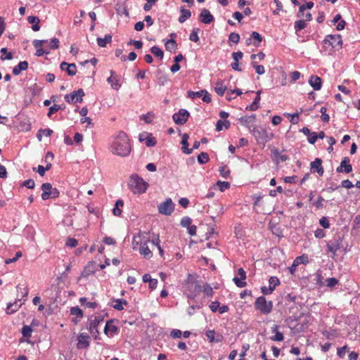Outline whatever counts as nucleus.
I'll return each instance as SVG.
<instances>
[{
    "label": "nucleus",
    "mask_w": 360,
    "mask_h": 360,
    "mask_svg": "<svg viewBox=\"0 0 360 360\" xmlns=\"http://www.w3.org/2000/svg\"><path fill=\"white\" fill-rule=\"evenodd\" d=\"M110 150L112 154L119 157L124 158L129 155L131 146L124 131H120L117 135L112 136Z\"/></svg>",
    "instance_id": "nucleus-1"
},
{
    "label": "nucleus",
    "mask_w": 360,
    "mask_h": 360,
    "mask_svg": "<svg viewBox=\"0 0 360 360\" xmlns=\"http://www.w3.org/2000/svg\"><path fill=\"white\" fill-rule=\"evenodd\" d=\"M128 185L134 193L138 194L145 193L148 186V184L137 174H132L130 176Z\"/></svg>",
    "instance_id": "nucleus-2"
},
{
    "label": "nucleus",
    "mask_w": 360,
    "mask_h": 360,
    "mask_svg": "<svg viewBox=\"0 0 360 360\" xmlns=\"http://www.w3.org/2000/svg\"><path fill=\"white\" fill-rule=\"evenodd\" d=\"M327 251L333 253V257L336 255V252L342 250L346 252V248L343 245V237L340 235L335 236L332 240H330L326 245Z\"/></svg>",
    "instance_id": "nucleus-3"
},
{
    "label": "nucleus",
    "mask_w": 360,
    "mask_h": 360,
    "mask_svg": "<svg viewBox=\"0 0 360 360\" xmlns=\"http://www.w3.org/2000/svg\"><path fill=\"white\" fill-rule=\"evenodd\" d=\"M255 308L263 314H269L273 309V302H267L264 296L257 297L255 302Z\"/></svg>",
    "instance_id": "nucleus-4"
},
{
    "label": "nucleus",
    "mask_w": 360,
    "mask_h": 360,
    "mask_svg": "<svg viewBox=\"0 0 360 360\" xmlns=\"http://www.w3.org/2000/svg\"><path fill=\"white\" fill-rule=\"evenodd\" d=\"M323 47L327 49L331 47V49H339L342 47V40L340 34L327 35L323 40Z\"/></svg>",
    "instance_id": "nucleus-5"
},
{
    "label": "nucleus",
    "mask_w": 360,
    "mask_h": 360,
    "mask_svg": "<svg viewBox=\"0 0 360 360\" xmlns=\"http://www.w3.org/2000/svg\"><path fill=\"white\" fill-rule=\"evenodd\" d=\"M175 205L171 198L166 199L158 205V212L164 215L169 216L174 210Z\"/></svg>",
    "instance_id": "nucleus-6"
},
{
    "label": "nucleus",
    "mask_w": 360,
    "mask_h": 360,
    "mask_svg": "<svg viewBox=\"0 0 360 360\" xmlns=\"http://www.w3.org/2000/svg\"><path fill=\"white\" fill-rule=\"evenodd\" d=\"M103 319L104 316L99 315L97 316H94V319L90 320L89 330L95 339H98V337L99 335L98 326L103 321Z\"/></svg>",
    "instance_id": "nucleus-7"
},
{
    "label": "nucleus",
    "mask_w": 360,
    "mask_h": 360,
    "mask_svg": "<svg viewBox=\"0 0 360 360\" xmlns=\"http://www.w3.org/2000/svg\"><path fill=\"white\" fill-rule=\"evenodd\" d=\"M186 289L189 292L187 296L188 298L194 300L202 290V286L199 281H195L194 282H190V284L186 286Z\"/></svg>",
    "instance_id": "nucleus-8"
},
{
    "label": "nucleus",
    "mask_w": 360,
    "mask_h": 360,
    "mask_svg": "<svg viewBox=\"0 0 360 360\" xmlns=\"http://www.w3.org/2000/svg\"><path fill=\"white\" fill-rule=\"evenodd\" d=\"M190 117V112L186 109H180L177 113H174L172 115L174 122L179 125H183L188 120Z\"/></svg>",
    "instance_id": "nucleus-9"
},
{
    "label": "nucleus",
    "mask_w": 360,
    "mask_h": 360,
    "mask_svg": "<svg viewBox=\"0 0 360 360\" xmlns=\"http://www.w3.org/2000/svg\"><path fill=\"white\" fill-rule=\"evenodd\" d=\"M202 96V101L207 103L211 102V95L208 91H188V97L194 99Z\"/></svg>",
    "instance_id": "nucleus-10"
},
{
    "label": "nucleus",
    "mask_w": 360,
    "mask_h": 360,
    "mask_svg": "<svg viewBox=\"0 0 360 360\" xmlns=\"http://www.w3.org/2000/svg\"><path fill=\"white\" fill-rule=\"evenodd\" d=\"M310 171L311 173L317 172L319 176H323L324 169L322 167V160L317 158L311 162L310 164Z\"/></svg>",
    "instance_id": "nucleus-11"
},
{
    "label": "nucleus",
    "mask_w": 360,
    "mask_h": 360,
    "mask_svg": "<svg viewBox=\"0 0 360 360\" xmlns=\"http://www.w3.org/2000/svg\"><path fill=\"white\" fill-rule=\"evenodd\" d=\"M90 336L84 333H80L77 338V347L78 349H86L89 347L90 342L89 341Z\"/></svg>",
    "instance_id": "nucleus-12"
},
{
    "label": "nucleus",
    "mask_w": 360,
    "mask_h": 360,
    "mask_svg": "<svg viewBox=\"0 0 360 360\" xmlns=\"http://www.w3.org/2000/svg\"><path fill=\"white\" fill-rule=\"evenodd\" d=\"M238 275L240 276V278L238 277H234L233 279L236 286L238 288H243L246 286L247 283L244 281L246 278V272L243 268H240L238 270Z\"/></svg>",
    "instance_id": "nucleus-13"
},
{
    "label": "nucleus",
    "mask_w": 360,
    "mask_h": 360,
    "mask_svg": "<svg viewBox=\"0 0 360 360\" xmlns=\"http://www.w3.org/2000/svg\"><path fill=\"white\" fill-rule=\"evenodd\" d=\"M214 19V16L211 14L210 11L206 8H203L199 15V20L205 24L211 23Z\"/></svg>",
    "instance_id": "nucleus-14"
},
{
    "label": "nucleus",
    "mask_w": 360,
    "mask_h": 360,
    "mask_svg": "<svg viewBox=\"0 0 360 360\" xmlns=\"http://www.w3.org/2000/svg\"><path fill=\"white\" fill-rule=\"evenodd\" d=\"M47 40L36 39L33 41L34 46L37 49L35 55L38 57L41 56L44 53H49V51H46L41 48L44 44L47 43Z\"/></svg>",
    "instance_id": "nucleus-15"
},
{
    "label": "nucleus",
    "mask_w": 360,
    "mask_h": 360,
    "mask_svg": "<svg viewBox=\"0 0 360 360\" xmlns=\"http://www.w3.org/2000/svg\"><path fill=\"white\" fill-rule=\"evenodd\" d=\"M97 264L94 261L89 262L85 266L84 271L82 273V276L87 278L89 275L93 274L97 270Z\"/></svg>",
    "instance_id": "nucleus-16"
},
{
    "label": "nucleus",
    "mask_w": 360,
    "mask_h": 360,
    "mask_svg": "<svg viewBox=\"0 0 360 360\" xmlns=\"http://www.w3.org/2000/svg\"><path fill=\"white\" fill-rule=\"evenodd\" d=\"M41 189L43 191L41 193V198L44 200L49 199L51 198V191L53 189L51 184L48 182L44 183L41 186Z\"/></svg>",
    "instance_id": "nucleus-17"
},
{
    "label": "nucleus",
    "mask_w": 360,
    "mask_h": 360,
    "mask_svg": "<svg viewBox=\"0 0 360 360\" xmlns=\"http://www.w3.org/2000/svg\"><path fill=\"white\" fill-rule=\"evenodd\" d=\"M60 69L62 70H66L70 76L75 75L77 72V67L75 63L69 64L66 62H63L60 63Z\"/></svg>",
    "instance_id": "nucleus-18"
},
{
    "label": "nucleus",
    "mask_w": 360,
    "mask_h": 360,
    "mask_svg": "<svg viewBox=\"0 0 360 360\" xmlns=\"http://www.w3.org/2000/svg\"><path fill=\"white\" fill-rule=\"evenodd\" d=\"M309 84L314 90H320L322 81L321 77L317 75H311L309 79Z\"/></svg>",
    "instance_id": "nucleus-19"
},
{
    "label": "nucleus",
    "mask_w": 360,
    "mask_h": 360,
    "mask_svg": "<svg viewBox=\"0 0 360 360\" xmlns=\"http://www.w3.org/2000/svg\"><path fill=\"white\" fill-rule=\"evenodd\" d=\"M251 132H252V135L256 138L257 140L262 139V140H264L266 141H268V135H267V131L266 129H258L254 128Z\"/></svg>",
    "instance_id": "nucleus-20"
},
{
    "label": "nucleus",
    "mask_w": 360,
    "mask_h": 360,
    "mask_svg": "<svg viewBox=\"0 0 360 360\" xmlns=\"http://www.w3.org/2000/svg\"><path fill=\"white\" fill-rule=\"evenodd\" d=\"M107 82L110 84L111 88L117 89L121 86L120 79L117 76H114V71L110 70V76L107 79Z\"/></svg>",
    "instance_id": "nucleus-21"
},
{
    "label": "nucleus",
    "mask_w": 360,
    "mask_h": 360,
    "mask_svg": "<svg viewBox=\"0 0 360 360\" xmlns=\"http://www.w3.org/2000/svg\"><path fill=\"white\" fill-rule=\"evenodd\" d=\"M271 153L276 164H278L279 162H285L288 160V156L281 154L278 148H274L271 150Z\"/></svg>",
    "instance_id": "nucleus-22"
},
{
    "label": "nucleus",
    "mask_w": 360,
    "mask_h": 360,
    "mask_svg": "<svg viewBox=\"0 0 360 360\" xmlns=\"http://www.w3.org/2000/svg\"><path fill=\"white\" fill-rule=\"evenodd\" d=\"M147 243H148L146 240L143 243V245L139 248V253L144 257L146 259H150L153 256V253L151 250L148 247Z\"/></svg>",
    "instance_id": "nucleus-23"
},
{
    "label": "nucleus",
    "mask_w": 360,
    "mask_h": 360,
    "mask_svg": "<svg viewBox=\"0 0 360 360\" xmlns=\"http://www.w3.org/2000/svg\"><path fill=\"white\" fill-rule=\"evenodd\" d=\"M279 326L278 325H274L271 328V332L275 333L274 336L270 338L272 341L281 342L284 340L283 334L278 330Z\"/></svg>",
    "instance_id": "nucleus-24"
},
{
    "label": "nucleus",
    "mask_w": 360,
    "mask_h": 360,
    "mask_svg": "<svg viewBox=\"0 0 360 360\" xmlns=\"http://www.w3.org/2000/svg\"><path fill=\"white\" fill-rule=\"evenodd\" d=\"M115 319L108 320L104 328V333L105 335H108V332H111L112 333H117L119 330L117 326L112 325V323L114 322Z\"/></svg>",
    "instance_id": "nucleus-25"
},
{
    "label": "nucleus",
    "mask_w": 360,
    "mask_h": 360,
    "mask_svg": "<svg viewBox=\"0 0 360 360\" xmlns=\"http://www.w3.org/2000/svg\"><path fill=\"white\" fill-rule=\"evenodd\" d=\"M22 304L23 302H21L20 299L16 300L13 303L8 304L6 309V313L8 314H11L15 312L22 306Z\"/></svg>",
    "instance_id": "nucleus-26"
},
{
    "label": "nucleus",
    "mask_w": 360,
    "mask_h": 360,
    "mask_svg": "<svg viewBox=\"0 0 360 360\" xmlns=\"http://www.w3.org/2000/svg\"><path fill=\"white\" fill-rule=\"evenodd\" d=\"M28 68V63L27 61H21L18 65L13 68V74L14 75H18L22 70H26Z\"/></svg>",
    "instance_id": "nucleus-27"
},
{
    "label": "nucleus",
    "mask_w": 360,
    "mask_h": 360,
    "mask_svg": "<svg viewBox=\"0 0 360 360\" xmlns=\"http://www.w3.org/2000/svg\"><path fill=\"white\" fill-rule=\"evenodd\" d=\"M27 21L30 24L32 25V29L34 32H37L40 30V26L39 25V23L40 22V20L37 16H28Z\"/></svg>",
    "instance_id": "nucleus-28"
},
{
    "label": "nucleus",
    "mask_w": 360,
    "mask_h": 360,
    "mask_svg": "<svg viewBox=\"0 0 360 360\" xmlns=\"http://www.w3.org/2000/svg\"><path fill=\"white\" fill-rule=\"evenodd\" d=\"M181 15L179 18V22L180 23L184 22L187 19L191 16V12L181 6L180 8Z\"/></svg>",
    "instance_id": "nucleus-29"
},
{
    "label": "nucleus",
    "mask_w": 360,
    "mask_h": 360,
    "mask_svg": "<svg viewBox=\"0 0 360 360\" xmlns=\"http://www.w3.org/2000/svg\"><path fill=\"white\" fill-rule=\"evenodd\" d=\"M97 44L100 47H105L107 44L112 41V36L110 34H105L103 38L98 37L96 39Z\"/></svg>",
    "instance_id": "nucleus-30"
},
{
    "label": "nucleus",
    "mask_w": 360,
    "mask_h": 360,
    "mask_svg": "<svg viewBox=\"0 0 360 360\" xmlns=\"http://www.w3.org/2000/svg\"><path fill=\"white\" fill-rule=\"evenodd\" d=\"M349 161L350 160L348 157H345L340 162L343 167L344 172L346 174H349L352 171V166L349 164Z\"/></svg>",
    "instance_id": "nucleus-31"
},
{
    "label": "nucleus",
    "mask_w": 360,
    "mask_h": 360,
    "mask_svg": "<svg viewBox=\"0 0 360 360\" xmlns=\"http://www.w3.org/2000/svg\"><path fill=\"white\" fill-rule=\"evenodd\" d=\"M205 296L207 297H212L214 295L213 288L207 283H205L202 286V290Z\"/></svg>",
    "instance_id": "nucleus-32"
},
{
    "label": "nucleus",
    "mask_w": 360,
    "mask_h": 360,
    "mask_svg": "<svg viewBox=\"0 0 360 360\" xmlns=\"http://www.w3.org/2000/svg\"><path fill=\"white\" fill-rule=\"evenodd\" d=\"M256 116L255 115H252L250 116H243L238 119L239 122L246 126L248 127V124L252 123L255 121Z\"/></svg>",
    "instance_id": "nucleus-33"
},
{
    "label": "nucleus",
    "mask_w": 360,
    "mask_h": 360,
    "mask_svg": "<svg viewBox=\"0 0 360 360\" xmlns=\"http://www.w3.org/2000/svg\"><path fill=\"white\" fill-rule=\"evenodd\" d=\"M115 304L113 305V308L118 311H122L124 309V305H127L128 302L124 299H117L113 300Z\"/></svg>",
    "instance_id": "nucleus-34"
},
{
    "label": "nucleus",
    "mask_w": 360,
    "mask_h": 360,
    "mask_svg": "<svg viewBox=\"0 0 360 360\" xmlns=\"http://www.w3.org/2000/svg\"><path fill=\"white\" fill-rule=\"evenodd\" d=\"M250 36L251 38H252V39L255 40V41L253 42V45L256 47L259 46L262 41V37L261 36V34L257 32H252Z\"/></svg>",
    "instance_id": "nucleus-35"
},
{
    "label": "nucleus",
    "mask_w": 360,
    "mask_h": 360,
    "mask_svg": "<svg viewBox=\"0 0 360 360\" xmlns=\"http://www.w3.org/2000/svg\"><path fill=\"white\" fill-rule=\"evenodd\" d=\"M176 47H177V44H176L175 39H168L165 42V48L169 51L175 50L176 49Z\"/></svg>",
    "instance_id": "nucleus-36"
},
{
    "label": "nucleus",
    "mask_w": 360,
    "mask_h": 360,
    "mask_svg": "<svg viewBox=\"0 0 360 360\" xmlns=\"http://www.w3.org/2000/svg\"><path fill=\"white\" fill-rule=\"evenodd\" d=\"M197 160L199 164L203 165L209 161L210 158L207 153L202 152L198 155Z\"/></svg>",
    "instance_id": "nucleus-37"
},
{
    "label": "nucleus",
    "mask_w": 360,
    "mask_h": 360,
    "mask_svg": "<svg viewBox=\"0 0 360 360\" xmlns=\"http://www.w3.org/2000/svg\"><path fill=\"white\" fill-rule=\"evenodd\" d=\"M79 302L82 305H84L88 308L95 309L98 304L96 302H87L86 297H81L79 299Z\"/></svg>",
    "instance_id": "nucleus-38"
},
{
    "label": "nucleus",
    "mask_w": 360,
    "mask_h": 360,
    "mask_svg": "<svg viewBox=\"0 0 360 360\" xmlns=\"http://www.w3.org/2000/svg\"><path fill=\"white\" fill-rule=\"evenodd\" d=\"M150 52L156 57L159 58L160 59H162L164 56L163 51L157 46H154L151 47Z\"/></svg>",
    "instance_id": "nucleus-39"
},
{
    "label": "nucleus",
    "mask_w": 360,
    "mask_h": 360,
    "mask_svg": "<svg viewBox=\"0 0 360 360\" xmlns=\"http://www.w3.org/2000/svg\"><path fill=\"white\" fill-rule=\"evenodd\" d=\"M294 263L298 266L300 264H306L309 262V258L307 255H302V256L297 257L293 261Z\"/></svg>",
    "instance_id": "nucleus-40"
},
{
    "label": "nucleus",
    "mask_w": 360,
    "mask_h": 360,
    "mask_svg": "<svg viewBox=\"0 0 360 360\" xmlns=\"http://www.w3.org/2000/svg\"><path fill=\"white\" fill-rule=\"evenodd\" d=\"M269 287L271 288L273 290L276 287L280 285V281L276 276H271L269 279Z\"/></svg>",
    "instance_id": "nucleus-41"
},
{
    "label": "nucleus",
    "mask_w": 360,
    "mask_h": 360,
    "mask_svg": "<svg viewBox=\"0 0 360 360\" xmlns=\"http://www.w3.org/2000/svg\"><path fill=\"white\" fill-rule=\"evenodd\" d=\"M0 52L2 54V56H1V59L2 60H11L13 58V54L11 52L8 53L6 48H2L0 50Z\"/></svg>",
    "instance_id": "nucleus-42"
},
{
    "label": "nucleus",
    "mask_w": 360,
    "mask_h": 360,
    "mask_svg": "<svg viewBox=\"0 0 360 360\" xmlns=\"http://www.w3.org/2000/svg\"><path fill=\"white\" fill-rule=\"evenodd\" d=\"M285 116L288 117H290V122L293 124H297L299 122V115L300 112H297L294 114H290V113H285Z\"/></svg>",
    "instance_id": "nucleus-43"
},
{
    "label": "nucleus",
    "mask_w": 360,
    "mask_h": 360,
    "mask_svg": "<svg viewBox=\"0 0 360 360\" xmlns=\"http://www.w3.org/2000/svg\"><path fill=\"white\" fill-rule=\"evenodd\" d=\"M51 163L46 164V167H43L42 165H39L37 167V172L41 176H44L46 171L49 170L51 168Z\"/></svg>",
    "instance_id": "nucleus-44"
},
{
    "label": "nucleus",
    "mask_w": 360,
    "mask_h": 360,
    "mask_svg": "<svg viewBox=\"0 0 360 360\" xmlns=\"http://www.w3.org/2000/svg\"><path fill=\"white\" fill-rule=\"evenodd\" d=\"M307 27V23L303 20H299L295 22V30L296 32L300 31Z\"/></svg>",
    "instance_id": "nucleus-45"
},
{
    "label": "nucleus",
    "mask_w": 360,
    "mask_h": 360,
    "mask_svg": "<svg viewBox=\"0 0 360 360\" xmlns=\"http://www.w3.org/2000/svg\"><path fill=\"white\" fill-rule=\"evenodd\" d=\"M70 314L72 315H75L78 318L83 317V311L79 307H72L70 309Z\"/></svg>",
    "instance_id": "nucleus-46"
},
{
    "label": "nucleus",
    "mask_w": 360,
    "mask_h": 360,
    "mask_svg": "<svg viewBox=\"0 0 360 360\" xmlns=\"http://www.w3.org/2000/svg\"><path fill=\"white\" fill-rule=\"evenodd\" d=\"M199 31V28H193L189 36V39L192 41L198 42L199 41V37L198 35Z\"/></svg>",
    "instance_id": "nucleus-47"
},
{
    "label": "nucleus",
    "mask_w": 360,
    "mask_h": 360,
    "mask_svg": "<svg viewBox=\"0 0 360 360\" xmlns=\"http://www.w3.org/2000/svg\"><path fill=\"white\" fill-rule=\"evenodd\" d=\"M77 93V91H72V93L65 95V101L68 103H75Z\"/></svg>",
    "instance_id": "nucleus-48"
},
{
    "label": "nucleus",
    "mask_w": 360,
    "mask_h": 360,
    "mask_svg": "<svg viewBox=\"0 0 360 360\" xmlns=\"http://www.w3.org/2000/svg\"><path fill=\"white\" fill-rule=\"evenodd\" d=\"M181 143L182 144L181 150L184 153L187 155L192 153L193 148H188L189 144L188 141H181Z\"/></svg>",
    "instance_id": "nucleus-49"
},
{
    "label": "nucleus",
    "mask_w": 360,
    "mask_h": 360,
    "mask_svg": "<svg viewBox=\"0 0 360 360\" xmlns=\"http://www.w3.org/2000/svg\"><path fill=\"white\" fill-rule=\"evenodd\" d=\"M349 348L347 345H344L342 347L338 349L337 354L340 358H343L346 352H348Z\"/></svg>",
    "instance_id": "nucleus-50"
},
{
    "label": "nucleus",
    "mask_w": 360,
    "mask_h": 360,
    "mask_svg": "<svg viewBox=\"0 0 360 360\" xmlns=\"http://www.w3.org/2000/svg\"><path fill=\"white\" fill-rule=\"evenodd\" d=\"M157 143V141L155 140V138L152 136L151 134H149L146 141V145L147 147H153L155 146Z\"/></svg>",
    "instance_id": "nucleus-51"
},
{
    "label": "nucleus",
    "mask_w": 360,
    "mask_h": 360,
    "mask_svg": "<svg viewBox=\"0 0 360 360\" xmlns=\"http://www.w3.org/2000/svg\"><path fill=\"white\" fill-rule=\"evenodd\" d=\"M192 219L189 217H184L181 219L180 224L183 227L188 228L191 226Z\"/></svg>",
    "instance_id": "nucleus-52"
},
{
    "label": "nucleus",
    "mask_w": 360,
    "mask_h": 360,
    "mask_svg": "<svg viewBox=\"0 0 360 360\" xmlns=\"http://www.w3.org/2000/svg\"><path fill=\"white\" fill-rule=\"evenodd\" d=\"M153 117H154L153 114L152 112H149L145 115H142L140 117V119L144 120L146 123L149 124V123L152 122V120H153Z\"/></svg>",
    "instance_id": "nucleus-53"
},
{
    "label": "nucleus",
    "mask_w": 360,
    "mask_h": 360,
    "mask_svg": "<svg viewBox=\"0 0 360 360\" xmlns=\"http://www.w3.org/2000/svg\"><path fill=\"white\" fill-rule=\"evenodd\" d=\"M32 329L29 326H24L22 328V334L23 337L29 338L31 336Z\"/></svg>",
    "instance_id": "nucleus-54"
},
{
    "label": "nucleus",
    "mask_w": 360,
    "mask_h": 360,
    "mask_svg": "<svg viewBox=\"0 0 360 360\" xmlns=\"http://www.w3.org/2000/svg\"><path fill=\"white\" fill-rule=\"evenodd\" d=\"M22 186H25L29 189H33L35 186L34 181L32 179L25 180L22 184Z\"/></svg>",
    "instance_id": "nucleus-55"
},
{
    "label": "nucleus",
    "mask_w": 360,
    "mask_h": 360,
    "mask_svg": "<svg viewBox=\"0 0 360 360\" xmlns=\"http://www.w3.org/2000/svg\"><path fill=\"white\" fill-rule=\"evenodd\" d=\"M217 185L219 187V190L221 191H224L226 189H228L230 188V184L227 181H218L217 182Z\"/></svg>",
    "instance_id": "nucleus-56"
},
{
    "label": "nucleus",
    "mask_w": 360,
    "mask_h": 360,
    "mask_svg": "<svg viewBox=\"0 0 360 360\" xmlns=\"http://www.w3.org/2000/svg\"><path fill=\"white\" fill-rule=\"evenodd\" d=\"M226 94L225 97L226 100L231 101L232 99V96L234 95V98L236 96H240L243 94V91H226Z\"/></svg>",
    "instance_id": "nucleus-57"
},
{
    "label": "nucleus",
    "mask_w": 360,
    "mask_h": 360,
    "mask_svg": "<svg viewBox=\"0 0 360 360\" xmlns=\"http://www.w3.org/2000/svg\"><path fill=\"white\" fill-rule=\"evenodd\" d=\"M229 39L230 41H232L234 44H238L240 40V35L238 33L231 32L229 34Z\"/></svg>",
    "instance_id": "nucleus-58"
},
{
    "label": "nucleus",
    "mask_w": 360,
    "mask_h": 360,
    "mask_svg": "<svg viewBox=\"0 0 360 360\" xmlns=\"http://www.w3.org/2000/svg\"><path fill=\"white\" fill-rule=\"evenodd\" d=\"M319 224L324 229L330 228V222L326 217H322L319 220Z\"/></svg>",
    "instance_id": "nucleus-59"
},
{
    "label": "nucleus",
    "mask_w": 360,
    "mask_h": 360,
    "mask_svg": "<svg viewBox=\"0 0 360 360\" xmlns=\"http://www.w3.org/2000/svg\"><path fill=\"white\" fill-rule=\"evenodd\" d=\"M61 109V107L60 105H57V104H54L53 105L51 106L49 108V112L47 114V116L49 117H51V115L56 112L57 111H58L59 110Z\"/></svg>",
    "instance_id": "nucleus-60"
},
{
    "label": "nucleus",
    "mask_w": 360,
    "mask_h": 360,
    "mask_svg": "<svg viewBox=\"0 0 360 360\" xmlns=\"http://www.w3.org/2000/svg\"><path fill=\"white\" fill-rule=\"evenodd\" d=\"M226 166L220 167L219 171L221 176H223L225 179H227L229 177L231 172L229 169H226Z\"/></svg>",
    "instance_id": "nucleus-61"
},
{
    "label": "nucleus",
    "mask_w": 360,
    "mask_h": 360,
    "mask_svg": "<svg viewBox=\"0 0 360 360\" xmlns=\"http://www.w3.org/2000/svg\"><path fill=\"white\" fill-rule=\"evenodd\" d=\"M18 290H20L21 292L22 297H27L28 295L29 290L27 286H25L24 288H22L21 285L19 284L16 287Z\"/></svg>",
    "instance_id": "nucleus-62"
},
{
    "label": "nucleus",
    "mask_w": 360,
    "mask_h": 360,
    "mask_svg": "<svg viewBox=\"0 0 360 360\" xmlns=\"http://www.w3.org/2000/svg\"><path fill=\"white\" fill-rule=\"evenodd\" d=\"M215 331L214 330H208L205 333V335L210 342H214L215 340Z\"/></svg>",
    "instance_id": "nucleus-63"
},
{
    "label": "nucleus",
    "mask_w": 360,
    "mask_h": 360,
    "mask_svg": "<svg viewBox=\"0 0 360 360\" xmlns=\"http://www.w3.org/2000/svg\"><path fill=\"white\" fill-rule=\"evenodd\" d=\"M327 286L329 288H333L338 283V280L335 278H329L326 280Z\"/></svg>",
    "instance_id": "nucleus-64"
}]
</instances>
